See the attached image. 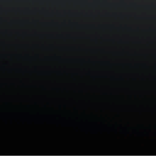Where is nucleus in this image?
Listing matches in <instances>:
<instances>
[{
    "label": "nucleus",
    "mask_w": 156,
    "mask_h": 156,
    "mask_svg": "<svg viewBox=\"0 0 156 156\" xmlns=\"http://www.w3.org/2000/svg\"><path fill=\"white\" fill-rule=\"evenodd\" d=\"M8 105V108H7V109H8V110H11V109H12V103H7Z\"/></svg>",
    "instance_id": "obj_1"
},
{
    "label": "nucleus",
    "mask_w": 156,
    "mask_h": 156,
    "mask_svg": "<svg viewBox=\"0 0 156 156\" xmlns=\"http://www.w3.org/2000/svg\"><path fill=\"white\" fill-rule=\"evenodd\" d=\"M27 108H29V107H30V106H29V105H27Z\"/></svg>",
    "instance_id": "obj_2"
}]
</instances>
